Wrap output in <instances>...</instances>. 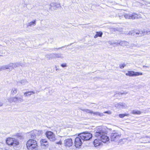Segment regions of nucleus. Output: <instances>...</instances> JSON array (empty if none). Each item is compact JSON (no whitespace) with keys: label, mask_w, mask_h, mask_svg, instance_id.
<instances>
[{"label":"nucleus","mask_w":150,"mask_h":150,"mask_svg":"<svg viewBox=\"0 0 150 150\" xmlns=\"http://www.w3.org/2000/svg\"><path fill=\"white\" fill-rule=\"evenodd\" d=\"M97 130L94 134L95 137L100 139L101 142L106 143L109 140V137L106 135L105 130L101 127H97Z\"/></svg>","instance_id":"f257e3e1"},{"label":"nucleus","mask_w":150,"mask_h":150,"mask_svg":"<svg viewBox=\"0 0 150 150\" xmlns=\"http://www.w3.org/2000/svg\"><path fill=\"white\" fill-rule=\"evenodd\" d=\"M27 149L28 150H38L37 141L33 139H30L26 143Z\"/></svg>","instance_id":"f03ea898"},{"label":"nucleus","mask_w":150,"mask_h":150,"mask_svg":"<svg viewBox=\"0 0 150 150\" xmlns=\"http://www.w3.org/2000/svg\"><path fill=\"white\" fill-rule=\"evenodd\" d=\"M20 65V63H10L8 65L0 67V71H1L6 69H8L9 70L11 71L13 68L18 67Z\"/></svg>","instance_id":"7ed1b4c3"},{"label":"nucleus","mask_w":150,"mask_h":150,"mask_svg":"<svg viewBox=\"0 0 150 150\" xmlns=\"http://www.w3.org/2000/svg\"><path fill=\"white\" fill-rule=\"evenodd\" d=\"M6 141L8 145L12 146L13 147L18 145L19 144V141L17 137L16 138H8Z\"/></svg>","instance_id":"20e7f679"},{"label":"nucleus","mask_w":150,"mask_h":150,"mask_svg":"<svg viewBox=\"0 0 150 150\" xmlns=\"http://www.w3.org/2000/svg\"><path fill=\"white\" fill-rule=\"evenodd\" d=\"M121 134L116 131H114L111 134L110 139L112 141L117 142L120 138Z\"/></svg>","instance_id":"39448f33"},{"label":"nucleus","mask_w":150,"mask_h":150,"mask_svg":"<svg viewBox=\"0 0 150 150\" xmlns=\"http://www.w3.org/2000/svg\"><path fill=\"white\" fill-rule=\"evenodd\" d=\"M79 134L83 141L89 140L92 137V134L89 133L83 132Z\"/></svg>","instance_id":"423d86ee"},{"label":"nucleus","mask_w":150,"mask_h":150,"mask_svg":"<svg viewBox=\"0 0 150 150\" xmlns=\"http://www.w3.org/2000/svg\"><path fill=\"white\" fill-rule=\"evenodd\" d=\"M45 135L47 138L51 141L54 142L56 139L54 134L51 131H47Z\"/></svg>","instance_id":"0eeeda50"},{"label":"nucleus","mask_w":150,"mask_h":150,"mask_svg":"<svg viewBox=\"0 0 150 150\" xmlns=\"http://www.w3.org/2000/svg\"><path fill=\"white\" fill-rule=\"evenodd\" d=\"M61 7L60 4L59 3L54 2L51 3L50 5V9L53 11L56 10L57 8Z\"/></svg>","instance_id":"6e6552de"},{"label":"nucleus","mask_w":150,"mask_h":150,"mask_svg":"<svg viewBox=\"0 0 150 150\" xmlns=\"http://www.w3.org/2000/svg\"><path fill=\"white\" fill-rule=\"evenodd\" d=\"M83 141L79 134L78 137L75 139L74 143L75 146L77 148L80 146L82 144Z\"/></svg>","instance_id":"1a4fd4ad"},{"label":"nucleus","mask_w":150,"mask_h":150,"mask_svg":"<svg viewBox=\"0 0 150 150\" xmlns=\"http://www.w3.org/2000/svg\"><path fill=\"white\" fill-rule=\"evenodd\" d=\"M124 17L126 19H136L139 18V16L135 13H133L132 14H126L125 15Z\"/></svg>","instance_id":"9d476101"},{"label":"nucleus","mask_w":150,"mask_h":150,"mask_svg":"<svg viewBox=\"0 0 150 150\" xmlns=\"http://www.w3.org/2000/svg\"><path fill=\"white\" fill-rule=\"evenodd\" d=\"M142 75L141 73L138 72H135L133 71H129L126 73V75L127 76H137Z\"/></svg>","instance_id":"9b49d317"},{"label":"nucleus","mask_w":150,"mask_h":150,"mask_svg":"<svg viewBox=\"0 0 150 150\" xmlns=\"http://www.w3.org/2000/svg\"><path fill=\"white\" fill-rule=\"evenodd\" d=\"M41 147L43 148L46 149L48 147V142L45 139H42L40 142Z\"/></svg>","instance_id":"f8f14e48"},{"label":"nucleus","mask_w":150,"mask_h":150,"mask_svg":"<svg viewBox=\"0 0 150 150\" xmlns=\"http://www.w3.org/2000/svg\"><path fill=\"white\" fill-rule=\"evenodd\" d=\"M81 110L87 113H93L94 115L96 116L99 115L101 117L103 115V113H100L99 112H94L89 109H82Z\"/></svg>","instance_id":"ddd939ff"},{"label":"nucleus","mask_w":150,"mask_h":150,"mask_svg":"<svg viewBox=\"0 0 150 150\" xmlns=\"http://www.w3.org/2000/svg\"><path fill=\"white\" fill-rule=\"evenodd\" d=\"M136 33L138 34L139 36L144 35L146 34L149 35L150 34V29H148L146 31L143 30L140 31L139 33Z\"/></svg>","instance_id":"4468645a"},{"label":"nucleus","mask_w":150,"mask_h":150,"mask_svg":"<svg viewBox=\"0 0 150 150\" xmlns=\"http://www.w3.org/2000/svg\"><path fill=\"white\" fill-rule=\"evenodd\" d=\"M64 144L65 146L69 147L71 146L73 144L72 140L71 139H66L64 141Z\"/></svg>","instance_id":"2eb2a0df"},{"label":"nucleus","mask_w":150,"mask_h":150,"mask_svg":"<svg viewBox=\"0 0 150 150\" xmlns=\"http://www.w3.org/2000/svg\"><path fill=\"white\" fill-rule=\"evenodd\" d=\"M93 144L96 147L102 144V143L100 139H95L93 142Z\"/></svg>","instance_id":"dca6fc26"},{"label":"nucleus","mask_w":150,"mask_h":150,"mask_svg":"<svg viewBox=\"0 0 150 150\" xmlns=\"http://www.w3.org/2000/svg\"><path fill=\"white\" fill-rule=\"evenodd\" d=\"M116 106L119 108H126L127 107V106L125 104L121 103H119L116 105Z\"/></svg>","instance_id":"f3484780"},{"label":"nucleus","mask_w":150,"mask_h":150,"mask_svg":"<svg viewBox=\"0 0 150 150\" xmlns=\"http://www.w3.org/2000/svg\"><path fill=\"white\" fill-rule=\"evenodd\" d=\"M37 131L35 130L31 132L30 133H29V135L30 136L31 138L34 139L35 138L36 134L37 133Z\"/></svg>","instance_id":"a211bd4d"},{"label":"nucleus","mask_w":150,"mask_h":150,"mask_svg":"<svg viewBox=\"0 0 150 150\" xmlns=\"http://www.w3.org/2000/svg\"><path fill=\"white\" fill-rule=\"evenodd\" d=\"M117 44L122 46L128 45H129V43L128 42L125 41L117 42Z\"/></svg>","instance_id":"6ab92c4d"},{"label":"nucleus","mask_w":150,"mask_h":150,"mask_svg":"<svg viewBox=\"0 0 150 150\" xmlns=\"http://www.w3.org/2000/svg\"><path fill=\"white\" fill-rule=\"evenodd\" d=\"M35 93L33 91H27L24 93V95L25 97H27L30 96L31 95Z\"/></svg>","instance_id":"aec40b11"},{"label":"nucleus","mask_w":150,"mask_h":150,"mask_svg":"<svg viewBox=\"0 0 150 150\" xmlns=\"http://www.w3.org/2000/svg\"><path fill=\"white\" fill-rule=\"evenodd\" d=\"M17 91V89L15 88H13L11 89V94L12 96L16 93Z\"/></svg>","instance_id":"412c9836"},{"label":"nucleus","mask_w":150,"mask_h":150,"mask_svg":"<svg viewBox=\"0 0 150 150\" xmlns=\"http://www.w3.org/2000/svg\"><path fill=\"white\" fill-rule=\"evenodd\" d=\"M28 81L26 79H23L18 82V85L19 83H21L22 85H24L28 83Z\"/></svg>","instance_id":"4be33fe9"},{"label":"nucleus","mask_w":150,"mask_h":150,"mask_svg":"<svg viewBox=\"0 0 150 150\" xmlns=\"http://www.w3.org/2000/svg\"><path fill=\"white\" fill-rule=\"evenodd\" d=\"M133 114L140 115L142 113V112L139 110H133L131 112Z\"/></svg>","instance_id":"5701e85b"},{"label":"nucleus","mask_w":150,"mask_h":150,"mask_svg":"<svg viewBox=\"0 0 150 150\" xmlns=\"http://www.w3.org/2000/svg\"><path fill=\"white\" fill-rule=\"evenodd\" d=\"M36 21L34 20L33 21H32L29 23H28L27 25V27H28L29 26H31L32 25H35L36 24Z\"/></svg>","instance_id":"b1692460"},{"label":"nucleus","mask_w":150,"mask_h":150,"mask_svg":"<svg viewBox=\"0 0 150 150\" xmlns=\"http://www.w3.org/2000/svg\"><path fill=\"white\" fill-rule=\"evenodd\" d=\"M17 98V103L21 102L23 101V99L22 96H21L20 97H16Z\"/></svg>","instance_id":"393cba45"},{"label":"nucleus","mask_w":150,"mask_h":150,"mask_svg":"<svg viewBox=\"0 0 150 150\" xmlns=\"http://www.w3.org/2000/svg\"><path fill=\"white\" fill-rule=\"evenodd\" d=\"M129 116V114H120L119 115V117L121 118H123L125 116Z\"/></svg>","instance_id":"a878e982"},{"label":"nucleus","mask_w":150,"mask_h":150,"mask_svg":"<svg viewBox=\"0 0 150 150\" xmlns=\"http://www.w3.org/2000/svg\"><path fill=\"white\" fill-rule=\"evenodd\" d=\"M136 32H133V31H129V33L127 34L128 35H132L134 36L135 34L139 36V35L138 34H137Z\"/></svg>","instance_id":"bb28decb"},{"label":"nucleus","mask_w":150,"mask_h":150,"mask_svg":"<svg viewBox=\"0 0 150 150\" xmlns=\"http://www.w3.org/2000/svg\"><path fill=\"white\" fill-rule=\"evenodd\" d=\"M53 54L56 57H62V55L60 54Z\"/></svg>","instance_id":"cd10ccee"},{"label":"nucleus","mask_w":150,"mask_h":150,"mask_svg":"<svg viewBox=\"0 0 150 150\" xmlns=\"http://www.w3.org/2000/svg\"><path fill=\"white\" fill-rule=\"evenodd\" d=\"M96 33L98 35V37H101L103 34V33L101 32H97Z\"/></svg>","instance_id":"c85d7f7f"},{"label":"nucleus","mask_w":150,"mask_h":150,"mask_svg":"<svg viewBox=\"0 0 150 150\" xmlns=\"http://www.w3.org/2000/svg\"><path fill=\"white\" fill-rule=\"evenodd\" d=\"M126 65L125 64H121L120 65V68L122 69Z\"/></svg>","instance_id":"c756f323"},{"label":"nucleus","mask_w":150,"mask_h":150,"mask_svg":"<svg viewBox=\"0 0 150 150\" xmlns=\"http://www.w3.org/2000/svg\"><path fill=\"white\" fill-rule=\"evenodd\" d=\"M13 97H10L8 100V101L10 103H12L13 102Z\"/></svg>","instance_id":"7c9ffc66"},{"label":"nucleus","mask_w":150,"mask_h":150,"mask_svg":"<svg viewBox=\"0 0 150 150\" xmlns=\"http://www.w3.org/2000/svg\"><path fill=\"white\" fill-rule=\"evenodd\" d=\"M61 66L63 67H67V64L66 63H64L62 64L61 65Z\"/></svg>","instance_id":"2f4dec72"},{"label":"nucleus","mask_w":150,"mask_h":150,"mask_svg":"<svg viewBox=\"0 0 150 150\" xmlns=\"http://www.w3.org/2000/svg\"><path fill=\"white\" fill-rule=\"evenodd\" d=\"M127 93V92H126V91H124L122 93L121 92H119L118 94H126Z\"/></svg>","instance_id":"473e14b6"},{"label":"nucleus","mask_w":150,"mask_h":150,"mask_svg":"<svg viewBox=\"0 0 150 150\" xmlns=\"http://www.w3.org/2000/svg\"><path fill=\"white\" fill-rule=\"evenodd\" d=\"M13 102L15 103H17V98L16 97H13Z\"/></svg>","instance_id":"72a5a7b5"},{"label":"nucleus","mask_w":150,"mask_h":150,"mask_svg":"<svg viewBox=\"0 0 150 150\" xmlns=\"http://www.w3.org/2000/svg\"><path fill=\"white\" fill-rule=\"evenodd\" d=\"M56 143L58 144L61 145L62 144V142L61 140H60L59 142H57Z\"/></svg>","instance_id":"f704fd0d"},{"label":"nucleus","mask_w":150,"mask_h":150,"mask_svg":"<svg viewBox=\"0 0 150 150\" xmlns=\"http://www.w3.org/2000/svg\"><path fill=\"white\" fill-rule=\"evenodd\" d=\"M98 37V35L97 34V33H96V35L94 36V38H97Z\"/></svg>","instance_id":"c9c22d12"},{"label":"nucleus","mask_w":150,"mask_h":150,"mask_svg":"<svg viewBox=\"0 0 150 150\" xmlns=\"http://www.w3.org/2000/svg\"><path fill=\"white\" fill-rule=\"evenodd\" d=\"M98 37V35L97 34V33H96V35L94 36V38H97Z\"/></svg>","instance_id":"e433bc0d"},{"label":"nucleus","mask_w":150,"mask_h":150,"mask_svg":"<svg viewBox=\"0 0 150 150\" xmlns=\"http://www.w3.org/2000/svg\"><path fill=\"white\" fill-rule=\"evenodd\" d=\"M144 138H150V136H145V137H144Z\"/></svg>","instance_id":"4c0bfd02"},{"label":"nucleus","mask_w":150,"mask_h":150,"mask_svg":"<svg viewBox=\"0 0 150 150\" xmlns=\"http://www.w3.org/2000/svg\"><path fill=\"white\" fill-rule=\"evenodd\" d=\"M3 105V103L2 102H0V107L1 106Z\"/></svg>","instance_id":"58836bf2"},{"label":"nucleus","mask_w":150,"mask_h":150,"mask_svg":"<svg viewBox=\"0 0 150 150\" xmlns=\"http://www.w3.org/2000/svg\"><path fill=\"white\" fill-rule=\"evenodd\" d=\"M55 68H56V71H57L58 70V69H57V67L56 66H55Z\"/></svg>","instance_id":"ea45409f"},{"label":"nucleus","mask_w":150,"mask_h":150,"mask_svg":"<svg viewBox=\"0 0 150 150\" xmlns=\"http://www.w3.org/2000/svg\"><path fill=\"white\" fill-rule=\"evenodd\" d=\"M108 112V111H106V112H104V113H108V114H109V112Z\"/></svg>","instance_id":"a19ab883"},{"label":"nucleus","mask_w":150,"mask_h":150,"mask_svg":"<svg viewBox=\"0 0 150 150\" xmlns=\"http://www.w3.org/2000/svg\"><path fill=\"white\" fill-rule=\"evenodd\" d=\"M121 140H122V139H120V140H119V142H121Z\"/></svg>","instance_id":"79ce46f5"},{"label":"nucleus","mask_w":150,"mask_h":150,"mask_svg":"<svg viewBox=\"0 0 150 150\" xmlns=\"http://www.w3.org/2000/svg\"><path fill=\"white\" fill-rule=\"evenodd\" d=\"M65 46L62 47H64Z\"/></svg>","instance_id":"37998d69"},{"label":"nucleus","mask_w":150,"mask_h":150,"mask_svg":"<svg viewBox=\"0 0 150 150\" xmlns=\"http://www.w3.org/2000/svg\"><path fill=\"white\" fill-rule=\"evenodd\" d=\"M60 48H58V49H60Z\"/></svg>","instance_id":"c03bdc74"},{"label":"nucleus","mask_w":150,"mask_h":150,"mask_svg":"<svg viewBox=\"0 0 150 150\" xmlns=\"http://www.w3.org/2000/svg\"><path fill=\"white\" fill-rule=\"evenodd\" d=\"M149 109H150V108Z\"/></svg>","instance_id":"a18cd8bd"}]
</instances>
